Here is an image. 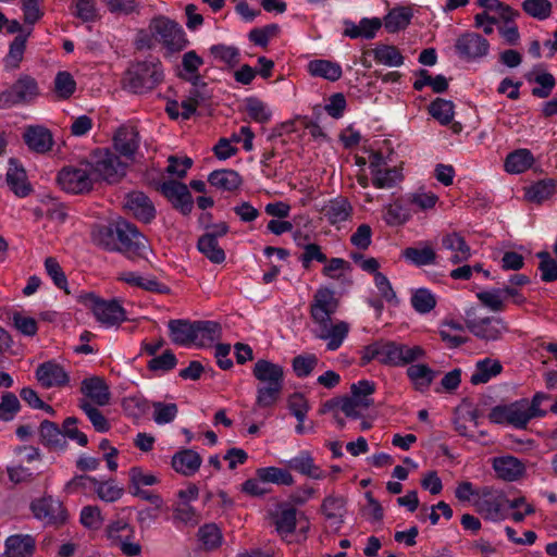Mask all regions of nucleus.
Instances as JSON below:
<instances>
[{"label":"nucleus","instance_id":"864d4df0","mask_svg":"<svg viewBox=\"0 0 557 557\" xmlns=\"http://www.w3.org/2000/svg\"><path fill=\"white\" fill-rule=\"evenodd\" d=\"M555 187L554 180H542L527 190V197L529 200L540 203L554 194Z\"/></svg>","mask_w":557,"mask_h":557},{"label":"nucleus","instance_id":"4c0bfd02","mask_svg":"<svg viewBox=\"0 0 557 557\" xmlns=\"http://www.w3.org/2000/svg\"><path fill=\"white\" fill-rule=\"evenodd\" d=\"M288 467L311 479L320 480L325 478V473L314 465L313 458L309 453L304 451L299 456L288 461Z\"/></svg>","mask_w":557,"mask_h":557},{"label":"nucleus","instance_id":"1a4fd4ad","mask_svg":"<svg viewBox=\"0 0 557 557\" xmlns=\"http://www.w3.org/2000/svg\"><path fill=\"white\" fill-rule=\"evenodd\" d=\"M466 327L479 339L494 342L509 331L508 324L499 317L478 318L474 308L466 311Z\"/></svg>","mask_w":557,"mask_h":557},{"label":"nucleus","instance_id":"774afa93","mask_svg":"<svg viewBox=\"0 0 557 557\" xmlns=\"http://www.w3.org/2000/svg\"><path fill=\"white\" fill-rule=\"evenodd\" d=\"M248 115L258 123H267L271 119V112L258 98H248L246 101Z\"/></svg>","mask_w":557,"mask_h":557},{"label":"nucleus","instance_id":"9d476101","mask_svg":"<svg viewBox=\"0 0 557 557\" xmlns=\"http://www.w3.org/2000/svg\"><path fill=\"white\" fill-rule=\"evenodd\" d=\"M38 94L36 81L30 76L17 79L9 89L0 94V108H11L17 103L28 102Z\"/></svg>","mask_w":557,"mask_h":557},{"label":"nucleus","instance_id":"052dcab7","mask_svg":"<svg viewBox=\"0 0 557 557\" xmlns=\"http://www.w3.org/2000/svg\"><path fill=\"white\" fill-rule=\"evenodd\" d=\"M317 364L318 358L314 354L298 355L292 362L293 370L298 377L310 375Z\"/></svg>","mask_w":557,"mask_h":557},{"label":"nucleus","instance_id":"603ef678","mask_svg":"<svg viewBox=\"0 0 557 557\" xmlns=\"http://www.w3.org/2000/svg\"><path fill=\"white\" fill-rule=\"evenodd\" d=\"M78 406L86 413L96 431L108 432L110 430L108 419L91 403L86 399H82Z\"/></svg>","mask_w":557,"mask_h":557},{"label":"nucleus","instance_id":"72a5a7b5","mask_svg":"<svg viewBox=\"0 0 557 557\" xmlns=\"http://www.w3.org/2000/svg\"><path fill=\"white\" fill-rule=\"evenodd\" d=\"M506 503L503 493L491 494L484 493V498L478 503V510L485 516L486 519L497 521L502 519V508Z\"/></svg>","mask_w":557,"mask_h":557},{"label":"nucleus","instance_id":"7c9ffc66","mask_svg":"<svg viewBox=\"0 0 557 557\" xmlns=\"http://www.w3.org/2000/svg\"><path fill=\"white\" fill-rule=\"evenodd\" d=\"M91 240L106 250L117 251V223L114 226L95 225L91 231Z\"/></svg>","mask_w":557,"mask_h":557},{"label":"nucleus","instance_id":"e433bc0d","mask_svg":"<svg viewBox=\"0 0 557 557\" xmlns=\"http://www.w3.org/2000/svg\"><path fill=\"white\" fill-rule=\"evenodd\" d=\"M534 163V157L529 149H517L505 159V170L508 173L519 174L525 172Z\"/></svg>","mask_w":557,"mask_h":557},{"label":"nucleus","instance_id":"e2e57ef3","mask_svg":"<svg viewBox=\"0 0 557 557\" xmlns=\"http://www.w3.org/2000/svg\"><path fill=\"white\" fill-rule=\"evenodd\" d=\"M21 404L15 394L7 392L2 394L0 401V419L11 421L20 411Z\"/></svg>","mask_w":557,"mask_h":557},{"label":"nucleus","instance_id":"20e7f679","mask_svg":"<svg viewBox=\"0 0 557 557\" xmlns=\"http://www.w3.org/2000/svg\"><path fill=\"white\" fill-rule=\"evenodd\" d=\"M96 182L117 183L126 174L127 164L108 148L96 149L88 157Z\"/></svg>","mask_w":557,"mask_h":557},{"label":"nucleus","instance_id":"09e8293b","mask_svg":"<svg viewBox=\"0 0 557 557\" xmlns=\"http://www.w3.org/2000/svg\"><path fill=\"white\" fill-rule=\"evenodd\" d=\"M129 492L143 491V486L158 484L160 480L152 473H146L140 467L129 469Z\"/></svg>","mask_w":557,"mask_h":557},{"label":"nucleus","instance_id":"f8f14e48","mask_svg":"<svg viewBox=\"0 0 557 557\" xmlns=\"http://www.w3.org/2000/svg\"><path fill=\"white\" fill-rule=\"evenodd\" d=\"M339 301L335 297V293L327 288H319L310 306V315L315 324L325 323L331 321L332 314L337 311Z\"/></svg>","mask_w":557,"mask_h":557},{"label":"nucleus","instance_id":"de8ad7c7","mask_svg":"<svg viewBox=\"0 0 557 557\" xmlns=\"http://www.w3.org/2000/svg\"><path fill=\"white\" fill-rule=\"evenodd\" d=\"M430 114L441 124L447 125L454 119V103L449 100L436 98L429 107Z\"/></svg>","mask_w":557,"mask_h":557},{"label":"nucleus","instance_id":"69168bd1","mask_svg":"<svg viewBox=\"0 0 557 557\" xmlns=\"http://www.w3.org/2000/svg\"><path fill=\"white\" fill-rule=\"evenodd\" d=\"M525 400L516 401L509 405V424L513 425L518 429H525L529 421L530 416H528V411L525 410Z\"/></svg>","mask_w":557,"mask_h":557},{"label":"nucleus","instance_id":"0eeeda50","mask_svg":"<svg viewBox=\"0 0 557 557\" xmlns=\"http://www.w3.org/2000/svg\"><path fill=\"white\" fill-rule=\"evenodd\" d=\"M117 251L129 259H147L151 247L134 224L123 220L117 222Z\"/></svg>","mask_w":557,"mask_h":557},{"label":"nucleus","instance_id":"412c9836","mask_svg":"<svg viewBox=\"0 0 557 557\" xmlns=\"http://www.w3.org/2000/svg\"><path fill=\"white\" fill-rule=\"evenodd\" d=\"M125 207L136 219L145 223H149L156 215L152 202L141 191L129 193L126 197Z\"/></svg>","mask_w":557,"mask_h":557},{"label":"nucleus","instance_id":"0e129e2a","mask_svg":"<svg viewBox=\"0 0 557 557\" xmlns=\"http://www.w3.org/2000/svg\"><path fill=\"white\" fill-rule=\"evenodd\" d=\"M45 269L48 275L52 278L55 286L61 289H64L66 294H70V290H67V280L65 273L62 270L59 262L57 261V259L53 257L46 258Z\"/></svg>","mask_w":557,"mask_h":557},{"label":"nucleus","instance_id":"13d9d810","mask_svg":"<svg viewBox=\"0 0 557 557\" xmlns=\"http://www.w3.org/2000/svg\"><path fill=\"white\" fill-rule=\"evenodd\" d=\"M210 53L215 60L230 66L237 65L239 62V50L234 46L213 45L210 48Z\"/></svg>","mask_w":557,"mask_h":557},{"label":"nucleus","instance_id":"6e6d98bb","mask_svg":"<svg viewBox=\"0 0 557 557\" xmlns=\"http://www.w3.org/2000/svg\"><path fill=\"white\" fill-rule=\"evenodd\" d=\"M151 407L154 410L153 420L157 424L170 423L178 413L177 405L174 403L153 401L151 403Z\"/></svg>","mask_w":557,"mask_h":557},{"label":"nucleus","instance_id":"f257e3e1","mask_svg":"<svg viewBox=\"0 0 557 557\" xmlns=\"http://www.w3.org/2000/svg\"><path fill=\"white\" fill-rule=\"evenodd\" d=\"M420 346L409 347L391 341L374 342L362 349L361 366L372 360L391 367H399L411 363L424 356Z\"/></svg>","mask_w":557,"mask_h":557},{"label":"nucleus","instance_id":"4be33fe9","mask_svg":"<svg viewBox=\"0 0 557 557\" xmlns=\"http://www.w3.org/2000/svg\"><path fill=\"white\" fill-rule=\"evenodd\" d=\"M202 463L201 456L193 449H182L172 457V468L184 476L194 475Z\"/></svg>","mask_w":557,"mask_h":557},{"label":"nucleus","instance_id":"9b49d317","mask_svg":"<svg viewBox=\"0 0 557 557\" xmlns=\"http://www.w3.org/2000/svg\"><path fill=\"white\" fill-rule=\"evenodd\" d=\"M30 509L34 516L48 525L63 524L67 513L62 503L51 496L36 499L32 503Z\"/></svg>","mask_w":557,"mask_h":557},{"label":"nucleus","instance_id":"680f3d73","mask_svg":"<svg viewBox=\"0 0 557 557\" xmlns=\"http://www.w3.org/2000/svg\"><path fill=\"white\" fill-rule=\"evenodd\" d=\"M346 500L342 496L330 495L321 505V511L327 519L342 518L345 511Z\"/></svg>","mask_w":557,"mask_h":557},{"label":"nucleus","instance_id":"338daca9","mask_svg":"<svg viewBox=\"0 0 557 557\" xmlns=\"http://www.w3.org/2000/svg\"><path fill=\"white\" fill-rule=\"evenodd\" d=\"M177 364V359L172 350L168 349L162 355L153 357L148 362V369L150 371H162L168 372L174 369Z\"/></svg>","mask_w":557,"mask_h":557},{"label":"nucleus","instance_id":"8fccbe9b","mask_svg":"<svg viewBox=\"0 0 557 557\" xmlns=\"http://www.w3.org/2000/svg\"><path fill=\"white\" fill-rule=\"evenodd\" d=\"M522 10L531 17L544 21L552 15L553 5L548 0H524Z\"/></svg>","mask_w":557,"mask_h":557},{"label":"nucleus","instance_id":"a211bd4d","mask_svg":"<svg viewBox=\"0 0 557 557\" xmlns=\"http://www.w3.org/2000/svg\"><path fill=\"white\" fill-rule=\"evenodd\" d=\"M113 146L120 157L132 160L139 147V134L133 126H121L114 137Z\"/></svg>","mask_w":557,"mask_h":557},{"label":"nucleus","instance_id":"5701e85b","mask_svg":"<svg viewBox=\"0 0 557 557\" xmlns=\"http://www.w3.org/2000/svg\"><path fill=\"white\" fill-rule=\"evenodd\" d=\"M442 249L450 252L449 260L454 264L465 262L471 256L470 246L459 233H450L443 236Z\"/></svg>","mask_w":557,"mask_h":557},{"label":"nucleus","instance_id":"6ab92c4d","mask_svg":"<svg viewBox=\"0 0 557 557\" xmlns=\"http://www.w3.org/2000/svg\"><path fill=\"white\" fill-rule=\"evenodd\" d=\"M317 325L315 336L320 339L327 341L329 350L338 349L349 332V324L345 321H339L335 324H332L330 321Z\"/></svg>","mask_w":557,"mask_h":557},{"label":"nucleus","instance_id":"79ce46f5","mask_svg":"<svg viewBox=\"0 0 557 557\" xmlns=\"http://www.w3.org/2000/svg\"><path fill=\"white\" fill-rule=\"evenodd\" d=\"M352 208L349 201L345 198H337L331 200L324 207L323 212L331 224H337L346 221L351 214Z\"/></svg>","mask_w":557,"mask_h":557},{"label":"nucleus","instance_id":"4468645a","mask_svg":"<svg viewBox=\"0 0 557 557\" xmlns=\"http://www.w3.org/2000/svg\"><path fill=\"white\" fill-rule=\"evenodd\" d=\"M158 190L184 215L191 212L193 197L186 184L169 180L160 184Z\"/></svg>","mask_w":557,"mask_h":557},{"label":"nucleus","instance_id":"f704fd0d","mask_svg":"<svg viewBox=\"0 0 557 557\" xmlns=\"http://www.w3.org/2000/svg\"><path fill=\"white\" fill-rule=\"evenodd\" d=\"M208 182L219 189L233 191L242 185V177L234 170L223 169L210 173Z\"/></svg>","mask_w":557,"mask_h":557},{"label":"nucleus","instance_id":"2f4dec72","mask_svg":"<svg viewBox=\"0 0 557 557\" xmlns=\"http://www.w3.org/2000/svg\"><path fill=\"white\" fill-rule=\"evenodd\" d=\"M40 442L51 449H62L65 447L63 432L59 425L52 421L44 420L39 426Z\"/></svg>","mask_w":557,"mask_h":557},{"label":"nucleus","instance_id":"423d86ee","mask_svg":"<svg viewBox=\"0 0 557 557\" xmlns=\"http://www.w3.org/2000/svg\"><path fill=\"white\" fill-rule=\"evenodd\" d=\"M89 160L84 159L77 165L64 166L58 174L61 188L71 194H84L92 189L96 178Z\"/></svg>","mask_w":557,"mask_h":557},{"label":"nucleus","instance_id":"ddd939ff","mask_svg":"<svg viewBox=\"0 0 557 557\" xmlns=\"http://www.w3.org/2000/svg\"><path fill=\"white\" fill-rule=\"evenodd\" d=\"M455 49L461 59L472 61L488 53L490 42L478 33L467 32L457 38Z\"/></svg>","mask_w":557,"mask_h":557},{"label":"nucleus","instance_id":"7ed1b4c3","mask_svg":"<svg viewBox=\"0 0 557 557\" xmlns=\"http://www.w3.org/2000/svg\"><path fill=\"white\" fill-rule=\"evenodd\" d=\"M163 79L159 60H145L132 64L125 72L123 87L134 94H145L156 88Z\"/></svg>","mask_w":557,"mask_h":557},{"label":"nucleus","instance_id":"37998d69","mask_svg":"<svg viewBox=\"0 0 557 557\" xmlns=\"http://www.w3.org/2000/svg\"><path fill=\"white\" fill-rule=\"evenodd\" d=\"M197 247L199 251L205 255L213 263H222L225 260V252L219 246L218 239L214 235H202L198 239Z\"/></svg>","mask_w":557,"mask_h":557},{"label":"nucleus","instance_id":"c85d7f7f","mask_svg":"<svg viewBox=\"0 0 557 557\" xmlns=\"http://www.w3.org/2000/svg\"><path fill=\"white\" fill-rule=\"evenodd\" d=\"M195 345L198 347H210L222 336L221 324L215 321H196Z\"/></svg>","mask_w":557,"mask_h":557},{"label":"nucleus","instance_id":"58836bf2","mask_svg":"<svg viewBox=\"0 0 557 557\" xmlns=\"http://www.w3.org/2000/svg\"><path fill=\"white\" fill-rule=\"evenodd\" d=\"M503 366L498 360L485 358L476 363L475 371L471 375L470 382L479 385L488 382L493 376L500 374Z\"/></svg>","mask_w":557,"mask_h":557},{"label":"nucleus","instance_id":"c756f323","mask_svg":"<svg viewBox=\"0 0 557 557\" xmlns=\"http://www.w3.org/2000/svg\"><path fill=\"white\" fill-rule=\"evenodd\" d=\"M7 183L16 196L25 197L30 191L24 169L18 166L17 162L13 159L10 160V166L7 172Z\"/></svg>","mask_w":557,"mask_h":557},{"label":"nucleus","instance_id":"49530a36","mask_svg":"<svg viewBox=\"0 0 557 557\" xmlns=\"http://www.w3.org/2000/svg\"><path fill=\"white\" fill-rule=\"evenodd\" d=\"M257 476L262 482H271L282 485H292L293 475L284 469L276 467L260 468L257 470Z\"/></svg>","mask_w":557,"mask_h":557},{"label":"nucleus","instance_id":"f03ea898","mask_svg":"<svg viewBox=\"0 0 557 557\" xmlns=\"http://www.w3.org/2000/svg\"><path fill=\"white\" fill-rule=\"evenodd\" d=\"M253 376L262 384L257 388L256 406L272 407L283 391L284 370L280 364L259 359L252 369Z\"/></svg>","mask_w":557,"mask_h":557},{"label":"nucleus","instance_id":"39448f33","mask_svg":"<svg viewBox=\"0 0 557 557\" xmlns=\"http://www.w3.org/2000/svg\"><path fill=\"white\" fill-rule=\"evenodd\" d=\"M148 30L154 37V41L161 44L170 52H178L188 45L182 26L164 15L152 17Z\"/></svg>","mask_w":557,"mask_h":557},{"label":"nucleus","instance_id":"ea45409f","mask_svg":"<svg viewBox=\"0 0 557 557\" xmlns=\"http://www.w3.org/2000/svg\"><path fill=\"white\" fill-rule=\"evenodd\" d=\"M401 255L417 267L434 264L437 258L435 250L426 244L423 247H408L403 250Z\"/></svg>","mask_w":557,"mask_h":557},{"label":"nucleus","instance_id":"bb28decb","mask_svg":"<svg viewBox=\"0 0 557 557\" xmlns=\"http://www.w3.org/2000/svg\"><path fill=\"white\" fill-rule=\"evenodd\" d=\"M195 327L196 321L177 319L169 321V331L171 341L181 346L195 345Z\"/></svg>","mask_w":557,"mask_h":557},{"label":"nucleus","instance_id":"2eb2a0df","mask_svg":"<svg viewBox=\"0 0 557 557\" xmlns=\"http://www.w3.org/2000/svg\"><path fill=\"white\" fill-rule=\"evenodd\" d=\"M23 140L30 151L39 154L49 152L54 144L52 133L42 125L26 126Z\"/></svg>","mask_w":557,"mask_h":557},{"label":"nucleus","instance_id":"f3484780","mask_svg":"<svg viewBox=\"0 0 557 557\" xmlns=\"http://www.w3.org/2000/svg\"><path fill=\"white\" fill-rule=\"evenodd\" d=\"M81 393L88 398L92 405L107 406L111 400L110 387L101 376L94 375L82 381Z\"/></svg>","mask_w":557,"mask_h":557},{"label":"nucleus","instance_id":"6e6552de","mask_svg":"<svg viewBox=\"0 0 557 557\" xmlns=\"http://www.w3.org/2000/svg\"><path fill=\"white\" fill-rule=\"evenodd\" d=\"M86 308L90 309L98 322L107 326L120 324L126 320V312L119 300H104L92 293L78 297Z\"/></svg>","mask_w":557,"mask_h":557},{"label":"nucleus","instance_id":"3c124183","mask_svg":"<svg viewBox=\"0 0 557 557\" xmlns=\"http://www.w3.org/2000/svg\"><path fill=\"white\" fill-rule=\"evenodd\" d=\"M198 539L206 550H212L221 545L222 533L215 524H205L198 530Z\"/></svg>","mask_w":557,"mask_h":557},{"label":"nucleus","instance_id":"aec40b11","mask_svg":"<svg viewBox=\"0 0 557 557\" xmlns=\"http://www.w3.org/2000/svg\"><path fill=\"white\" fill-rule=\"evenodd\" d=\"M344 25V36L349 37L351 39H372L375 37L377 30L381 29L383 23L379 17H363L360 20L358 25L350 20H345Z\"/></svg>","mask_w":557,"mask_h":557},{"label":"nucleus","instance_id":"c9c22d12","mask_svg":"<svg viewBox=\"0 0 557 557\" xmlns=\"http://www.w3.org/2000/svg\"><path fill=\"white\" fill-rule=\"evenodd\" d=\"M308 72L315 77H322L330 82H336L342 77V67L330 60H312L308 63Z\"/></svg>","mask_w":557,"mask_h":557},{"label":"nucleus","instance_id":"a18cd8bd","mask_svg":"<svg viewBox=\"0 0 557 557\" xmlns=\"http://www.w3.org/2000/svg\"><path fill=\"white\" fill-rule=\"evenodd\" d=\"M413 309L421 313H429L436 306V297L428 288H418L412 293L410 299Z\"/></svg>","mask_w":557,"mask_h":557},{"label":"nucleus","instance_id":"a19ab883","mask_svg":"<svg viewBox=\"0 0 557 557\" xmlns=\"http://www.w3.org/2000/svg\"><path fill=\"white\" fill-rule=\"evenodd\" d=\"M412 10L410 8H395L384 17V26L388 33H396L405 29L410 24Z\"/></svg>","mask_w":557,"mask_h":557},{"label":"nucleus","instance_id":"c03bdc74","mask_svg":"<svg viewBox=\"0 0 557 557\" xmlns=\"http://www.w3.org/2000/svg\"><path fill=\"white\" fill-rule=\"evenodd\" d=\"M372 52L377 63L387 66H400L404 64V57L395 46L379 45Z\"/></svg>","mask_w":557,"mask_h":557},{"label":"nucleus","instance_id":"473e14b6","mask_svg":"<svg viewBox=\"0 0 557 557\" xmlns=\"http://www.w3.org/2000/svg\"><path fill=\"white\" fill-rule=\"evenodd\" d=\"M407 375L419 392H425L437 375V372L423 363L411 364L407 369Z\"/></svg>","mask_w":557,"mask_h":557},{"label":"nucleus","instance_id":"dca6fc26","mask_svg":"<svg viewBox=\"0 0 557 557\" xmlns=\"http://www.w3.org/2000/svg\"><path fill=\"white\" fill-rule=\"evenodd\" d=\"M36 379L44 388L63 387L70 382L67 372L55 361L39 364L36 369Z\"/></svg>","mask_w":557,"mask_h":557},{"label":"nucleus","instance_id":"b1692460","mask_svg":"<svg viewBox=\"0 0 557 557\" xmlns=\"http://www.w3.org/2000/svg\"><path fill=\"white\" fill-rule=\"evenodd\" d=\"M294 239L298 247H302L304 251L299 256V261L304 269L309 270L312 261L325 263L327 261L326 255L322 251V247L315 243H305L308 235H302L301 232H296Z\"/></svg>","mask_w":557,"mask_h":557},{"label":"nucleus","instance_id":"393cba45","mask_svg":"<svg viewBox=\"0 0 557 557\" xmlns=\"http://www.w3.org/2000/svg\"><path fill=\"white\" fill-rule=\"evenodd\" d=\"M493 469L499 479L509 482L518 480L525 470L524 465L513 456L494 458Z\"/></svg>","mask_w":557,"mask_h":557},{"label":"nucleus","instance_id":"cd10ccee","mask_svg":"<svg viewBox=\"0 0 557 557\" xmlns=\"http://www.w3.org/2000/svg\"><path fill=\"white\" fill-rule=\"evenodd\" d=\"M36 547L35 539L30 535L15 534L5 541L7 557H32Z\"/></svg>","mask_w":557,"mask_h":557},{"label":"nucleus","instance_id":"5fc2aeb1","mask_svg":"<svg viewBox=\"0 0 557 557\" xmlns=\"http://www.w3.org/2000/svg\"><path fill=\"white\" fill-rule=\"evenodd\" d=\"M280 32L281 28L277 24H268L263 27L251 29L248 38L255 45L265 48L270 39L275 38Z\"/></svg>","mask_w":557,"mask_h":557},{"label":"nucleus","instance_id":"bf43d9fd","mask_svg":"<svg viewBox=\"0 0 557 557\" xmlns=\"http://www.w3.org/2000/svg\"><path fill=\"white\" fill-rule=\"evenodd\" d=\"M26 35L16 36L10 45L9 53L5 57V65L11 69L18 67L26 48Z\"/></svg>","mask_w":557,"mask_h":557},{"label":"nucleus","instance_id":"4d7b16f0","mask_svg":"<svg viewBox=\"0 0 557 557\" xmlns=\"http://www.w3.org/2000/svg\"><path fill=\"white\" fill-rule=\"evenodd\" d=\"M403 180V175L396 166L381 169L372 176V184L376 188H392L395 184Z\"/></svg>","mask_w":557,"mask_h":557},{"label":"nucleus","instance_id":"a878e982","mask_svg":"<svg viewBox=\"0 0 557 557\" xmlns=\"http://www.w3.org/2000/svg\"><path fill=\"white\" fill-rule=\"evenodd\" d=\"M297 510L289 504H281L275 513H273V521L277 533L283 537L293 534L297 523Z\"/></svg>","mask_w":557,"mask_h":557}]
</instances>
